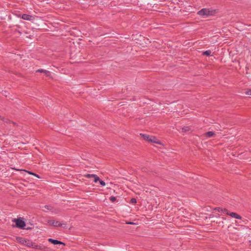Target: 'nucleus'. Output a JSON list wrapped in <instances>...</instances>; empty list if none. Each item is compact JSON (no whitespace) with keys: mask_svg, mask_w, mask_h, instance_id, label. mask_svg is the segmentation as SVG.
<instances>
[{"mask_svg":"<svg viewBox=\"0 0 251 251\" xmlns=\"http://www.w3.org/2000/svg\"><path fill=\"white\" fill-rule=\"evenodd\" d=\"M215 13L214 10H210L209 9L203 8L198 12V14L201 16L208 17L213 15Z\"/></svg>","mask_w":251,"mask_h":251,"instance_id":"1","label":"nucleus"},{"mask_svg":"<svg viewBox=\"0 0 251 251\" xmlns=\"http://www.w3.org/2000/svg\"><path fill=\"white\" fill-rule=\"evenodd\" d=\"M43 211L47 212V211H50L51 212L55 214H58L60 212V210L59 208H55L51 205H45L44 207Z\"/></svg>","mask_w":251,"mask_h":251,"instance_id":"2","label":"nucleus"},{"mask_svg":"<svg viewBox=\"0 0 251 251\" xmlns=\"http://www.w3.org/2000/svg\"><path fill=\"white\" fill-rule=\"evenodd\" d=\"M16 240L17 242H19L21 244H23L25 245L26 246L31 247V246H33V243L30 241L29 240H26L24 238H22L21 237H17Z\"/></svg>","mask_w":251,"mask_h":251,"instance_id":"3","label":"nucleus"},{"mask_svg":"<svg viewBox=\"0 0 251 251\" xmlns=\"http://www.w3.org/2000/svg\"><path fill=\"white\" fill-rule=\"evenodd\" d=\"M13 221L16 223L17 227L20 228H25V223L21 218L14 219Z\"/></svg>","mask_w":251,"mask_h":251,"instance_id":"4","label":"nucleus"},{"mask_svg":"<svg viewBox=\"0 0 251 251\" xmlns=\"http://www.w3.org/2000/svg\"><path fill=\"white\" fill-rule=\"evenodd\" d=\"M226 211V214L227 215L230 216L232 218H234L237 219H241L242 217L239 214L235 212H231L229 211L228 210H225Z\"/></svg>","mask_w":251,"mask_h":251,"instance_id":"5","label":"nucleus"},{"mask_svg":"<svg viewBox=\"0 0 251 251\" xmlns=\"http://www.w3.org/2000/svg\"><path fill=\"white\" fill-rule=\"evenodd\" d=\"M84 176L87 178H91V177L94 178V181L96 183L98 181H99V180H100L99 177L95 174H86L84 175Z\"/></svg>","mask_w":251,"mask_h":251,"instance_id":"6","label":"nucleus"},{"mask_svg":"<svg viewBox=\"0 0 251 251\" xmlns=\"http://www.w3.org/2000/svg\"><path fill=\"white\" fill-rule=\"evenodd\" d=\"M48 224L54 226H62V224L58 221H55L54 220H49L48 222Z\"/></svg>","mask_w":251,"mask_h":251,"instance_id":"7","label":"nucleus"},{"mask_svg":"<svg viewBox=\"0 0 251 251\" xmlns=\"http://www.w3.org/2000/svg\"><path fill=\"white\" fill-rule=\"evenodd\" d=\"M150 143H153L159 145H163L162 143L154 136H151Z\"/></svg>","mask_w":251,"mask_h":251,"instance_id":"8","label":"nucleus"},{"mask_svg":"<svg viewBox=\"0 0 251 251\" xmlns=\"http://www.w3.org/2000/svg\"><path fill=\"white\" fill-rule=\"evenodd\" d=\"M48 241L54 245L61 244V245H63L64 246L65 245V243H64L61 241H59L58 240L53 239L51 238L48 239Z\"/></svg>","mask_w":251,"mask_h":251,"instance_id":"9","label":"nucleus"},{"mask_svg":"<svg viewBox=\"0 0 251 251\" xmlns=\"http://www.w3.org/2000/svg\"><path fill=\"white\" fill-rule=\"evenodd\" d=\"M22 18L24 20L28 21H32L34 19V17L33 16L27 14H23L22 16Z\"/></svg>","mask_w":251,"mask_h":251,"instance_id":"10","label":"nucleus"},{"mask_svg":"<svg viewBox=\"0 0 251 251\" xmlns=\"http://www.w3.org/2000/svg\"><path fill=\"white\" fill-rule=\"evenodd\" d=\"M140 135L145 140L150 142L151 136L143 133H141Z\"/></svg>","mask_w":251,"mask_h":251,"instance_id":"11","label":"nucleus"},{"mask_svg":"<svg viewBox=\"0 0 251 251\" xmlns=\"http://www.w3.org/2000/svg\"><path fill=\"white\" fill-rule=\"evenodd\" d=\"M31 247L34 249L40 250H45L47 248V247H46L45 246H41L40 245H35L34 243H33V246H31Z\"/></svg>","mask_w":251,"mask_h":251,"instance_id":"12","label":"nucleus"},{"mask_svg":"<svg viewBox=\"0 0 251 251\" xmlns=\"http://www.w3.org/2000/svg\"><path fill=\"white\" fill-rule=\"evenodd\" d=\"M204 135L206 137H211L215 135V133L213 131H208L205 133Z\"/></svg>","mask_w":251,"mask_h":251,"instance_id":"13","label":"nucleus"},{"mask_svg":"<svg viewBox=\"0 0 251 251\" xmlns=\"http://www.w3.org/2000/svg\"><path fill=\"white\" fill-rule=\"evenodd\" d=\"M216 211H217L219 212H223V213H226V211L225 210H227L226 209H223V208H221L220 207H217V208H215L214 209Z\"/></svg>","mask_w":251,"mask_h":251,"instance_id":"14","label":"nucleus"},{"mask_svg":"<svg viewBox=\"0 0 251 251\" xmlns=\"http://www.w3.org/2000/svg\"><path fill=\"white\" fill-rule=\"evenodd\" d=\"M190 127L189 126H184L182 128V130L183 132H187V131H189L190 130Z\"/></svg>","mask_w":251,"mask_h":251,"instance_id":"15","label":"nucleus"},{"mask_svg":"<svg viewBox=\"0 0 251 251\" xmlns=\"http://www.w3.org/2000/svg\"><path fill=\"white\" fill-rule=\"evenodd\" d=\"M13 169H15L17 171H25L26 173H27L28 174H30V175H33V176H35L36 175V174L34 173H32L31 172H29V171H26L25 170H19V169H14V168H12Z\"/></svg>","mask_w":251,"mask_h":251,"instance_id":"16","label":"nucleus"},{"mask_svg":"<svg viewBox=\"0 0 251 251\" xmlns=\"http://www.w3.org/2000/svg\"><path fill=\"white\" fill-rule=\"evenodd\" d=\"M13 169H15L17 171H25L26 173H27L28 174H30V175H33V176H35L36 175V174L34 173H32L31 172H29V171H26L25 170H19V169H14V168H12Z\"/></svg>","mask_w":251,"mask_h":251,"instance_id":"17","label":"nucleus"},{"mask_svg":"<svg viewBox=\"0 0 251 251\" xmlns=\"http://www.w3.org/2000/svg\"><path fill=\"white\" fill-rule=\"evenodd\" d=\"M211 51L210 50H206L203 52V54L207 56L210 55Z\"/></svg>","mask_w":251,"mask_h":251,"instance_id":"18","label":"nucleus"},{"mask_svg":"<svg viewBox=\"0 0 251 251\" xmlns=\"http://www.w3.org/2000/svg\"><path fill=\"white\" fill-rule=\"evenodd\" d=\"M44 74L46 75L47 76H50V74L49 71L46 70L45 72H44Z\"/></svg>","mask_w":251,"mask_h":251,"instance_id":"19","label":"nucleus"},{"mask_svg":"<svg viewBox=\"0 0 251 251\" xmlns=\"http://www.w3.org/2000/svg\"><path fill=\"white\" fill-rule=\"evenodd\" d=\"M110 200L112 202H114L116 200V198L115 197H111Z\"/></svg>","mask_w":251,"mask_h":251,"instance_id":"20","label":"nucleus"},{"mask_svg":"<svg viewBox=\"0 0 251 251\" xmlns=\"http://www.w3.org/2000/svg\"><path fill=\"white\" fill-rule=\"evenodd\" d=\"M99 182H100V184L101 185H102V186H105V183L103 180H101L100 179Z\"/></svg>","mask_w":251,"mask_h":251,"instance_id":"21","label":"nucleus"},{"mask_svg":"<svg viewBox=\"0 0 251 251\" xmlns=\"http://www.w3.org/2000/svg\"><path fill=\"white\" fill-rule=\"evenodd\" d=\"M130 202H131V203H136V200L135 199L132 198L131 199Z\"/></svg>","mask_w":251,"mask_h":251,"instance_id":"22","label":"nucleus"},{"mask_svg":"<svg viewBox=\"0 0 251 251\" xmlns=\"http://www.w3.org/2000/svg\"><path fill=\"white\" fill-rule=\"evenodd\" d=\"M46 70L43 69H39L36 71L37 72H40V73H44L45 72Z\"/></svg>","mask_w":251,"mask_h":251,"instance_id":"23","label":"nucleus"},{"mask_svg":"<svg viewBox=\"0 0 251 251\" xmlns=\"http://www.w3.org/2000/svg\"><path fill=\"white\" fill-rule=\"evenodd\" d=\"M246 94L247 95L251 96V90H249V91H247Z\"/></svg>","mask_w":251,"mask_h":251,"instance_id":"24","label":"nucleus"},{"mask_svg":"<svg viewBox=\"0 0 251 251\" xmlns=\"http://www.w3.org/2000/svg\"><path fill=\"white\" fill-rule=\"evenodd\" d=\"M0 118L4 122H7L8 121V120L4 119V118H1V116H0Z\"/></svg>","mask_w":251,"mask_h":251,"instance_id":"25","label":"nucleus"},{"mask_svg":"<svg viewBox=\"0 0 251 251\" xmlns=\"http://www.w3.org/2000/svg\"><path fill=\"white\" fill-rule=\"evenodd\" d=\"M126 224H130V225L135 224L134 223H132V222H127Z\"/></svg>","mask_w":251,"mask_h":251,"instance_id":"26","label":"nucleus"},{"mask_svg":"<svg viewBox=\"0 0 251 251\" xmlns=\"http://www.w3.org/2000/svg\"><path fill=\"white\" fill-rule=\"evenodd\" d=\"M34 176H35L36 177H38L39 178H40V177L37 174H36V175H35Z\"/></svg>","mask_w":251,"mask_h":251,"instance_id":"27","label":"nucleus"},{"mask_svg":"<svg viewBox=\"0 0 251 251\" xmlns=\"http://www.w3.org/2000/svg\"><path fill=\"white\" fill-rule=\"evenodd\" d=\"M144 190H145L146 192H148V189H147V190H145V189Z\"/></svg>","mask_w":251,"mask_h":251,"instance_id":"28","label":"nucleus"},{"mask_svg":"<svg viewBox=\"0 0 251 251\" xmlns=\"http://www.w3.org/2000/svg\"><path fill=\"white\" fill-rule=\"evenodd\" d=\"M250 243H251V241H250Z\"/></svg>","mask_w":251,"mask_h":251,"instance_id":"29","label":"nucleus"}]
</instances>
